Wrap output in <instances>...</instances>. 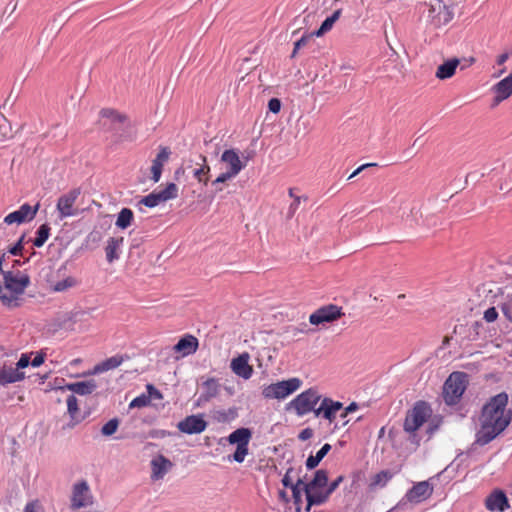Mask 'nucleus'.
Segmentation results:
<instances>
[{
  "instance_id": "nucleus-1",
  "label": "nucleus",
  "mask_w": 512,
  "mask_h": 512,
  "mask_svg": "<svg viewBox=\"0 0 512 512\" xmlns=\"http://www.w3.org/2000/svg\"><path fill=\"white\" fill-rule=\"evenodd\" d=\"M508 395L501 392L483 406L479 418L480 429L476 433V443L483 446L500 435L510 424L512 411L507 409Z\"/></svg>"
},
{
  "instance_id": "nucleus-2",
  "label": "nucleus",
  "mask_w": 512,
  "mask_h": 512,
  "mask_svg": "<svg viewBox=\"0 0 512 512\" xmlns=\"http://www.w3.org/2000/svg\"><path fill=\"white\" fill-rule=\"evenodd\" d=\"M431 415V407L425 401L416 402L413 408L407 411L403 430L407 434V440L410 442L412 450H416L419 447L421 438L418 436L417 431L427 422Z\"/></svg>"
},
{
  "instance_id": "nucleus-3",
  "label": "nucleus",
  "mask_w": 512,
  "mask_h": 512,
  "mask_svg": "<svg viewBox=\"0 0 512 512\" xmlns=\"http://www.w3.org/2000/svg\"><path fill=\"white\" fill-rule=\"evenodd\" d=\"M327 485L328 472L324 469L317 470L313 479L304 485L307 500L306 511H309L314 505H321L327 501Z\"/></svg>"
},
{
  "instance_id": "nucleus-4",
  "label": "nucleus",
  "mask_w": 512,
  "mask_h": 512,
  "mask_svg": "<svg viewBox=\"0 0 512 512\" xmlns=\"http://www.w3.org/2000/svg\"><path fill=\"white\" fill-rule=\"evenodd\" d=\"M224 171L212 182L213 185L223 184L235 178L245 167L246 161L242 160L234 149L225 150L220 158Z\"/></svg>"
},
{
  "instance_id": "nucleus-5",
  "label": "nucleus",
  "mask_w": 512,
  "mask_h": 512,
  "mask_svg": "<svg viewBox=\"0 0 512 512\" xmlns=\"http://www.w3.org/2000/svg\"><path fill=\"white\" fill-rule=\"evenodd\" d=\"M317 388H309L297 395L289 404L287 409H293L299 417L311 412L315 414L317 404L322 400Z\"/></svg>"
},
{
  "instance_id": "nucleus-6",
  "label": "nucleus",
  "mask_w": 512,
  "mask_h": 512,
  "mask_svg": "<svg viewBox=\"0 0 512 512\" xmlns=\"http://www.w3.org/2000/svg\"><path fill=\"white\" fill-rule=\"evenodd\" d=\"M467 376L463 372H453L443 386V398L446 404L455 405L466 390Z\"/></svg>"
},
{
  "instance_id": "nucleus-7",
  "label": "nucleus",
  "mask_w": 512,
  "mask_h": 512,
  "mask_svg": "<svg viewBox=\"0 0 512 512\" xmlns=\"http://www.w3.org/2000/svg\"><path fill=\"white\" fill-rule=\"evenodd\" d=\"M302 385L299 378L293 377L287 380L272 383L264 386L262 389V396L265 399H285L289 395L297 391Z\"/></svg>"
},
{
  "instance_id": "nucleus-8",
  "label": "nucleus",
  "mask_w": 512,
  "mask_h": 512,
  "mask_svg": "<svg viewBox=\"0 0 512 512\" xmlns=\"http://www.w3.org/2000/svg\"><path fill=\"white\" fill-rule=\"evenodd\" d=\"M252 433L248 428H238L228 436L230 444H236V451L232 455V459L238 463H242L249 453V442Z\"/></svg>"
},
{
  "instance_id": "nucleus-9",
  "label": "nucleus",
  "mask_w": 512,
  "mask_h": 512,
  "mask_svg": "<svg viewBox=\"0 0 512 512\" xmlns=\"http://www.w3.org/2000/svg\"><path fill=\"white\" fill-rule=\"evenodd\" d=\"M99 123L112 129L132 126L126 113L112 107H104L99 111Z\"/></svg>"
},
{
  "instance_id": "nucleus-10",
  "label": "nucleus",
  "mask_w": 512,
  "mask_h": 512,
  "mask_svg": "<svg viewBox=\"0 0 512 512\" xmlns=\"http://www.w3.org/2000/svg\"><path fill=\"white\" fill-rule=\"evenodd\" d=\"M344 315L342 307L334 304H328L315 310L309 316V322L312 325H320L338 320Z\"/></svg>"
},
{
  "instance_id": "nucleus-11",
  "label": "nucleus",
  "mask_w": 512,
  "mask_h": 512,
  "mask_svg": "<svg viewBox=\"0 0 512 512\" xmlns=\"http://www.w3.org/2000/svg\"><path fill=\"white\" fill-rule=\"evenodd\" d=\"M39 207V203H37L35 206H31L25 203L18 210L6 215L3 219V222L6 225H20L26 222H30L36 217Z\"/></svg>"
},
{
  "instance_id": "nucleus-12",
  "label": "nucleus",
  "mask_w": 512,
  "mask_h": 512,
  "mask_svg": "<svg viewBox=\"0 0 512 512\" xmlns=\"http://www.w3.org/2000/svg\"><path fill=\"white\" fill-rule=\"evenodd\" d=\"M80 189L75 188L59 197L56 209L61 219L72 217L77 214L75 202L80 195Z\"/></svg>"
},
{
  "instance_id": "nucleus-13",
  "label": "nucleus",
  "mask_w": 512,
  "mask_h": 512,
  "mask_svg": "<svg viewBox=\"0 0 512 512\" xmlns=\"http://www.w3.org/2000/svg\"><path fill=\"white\" fill-rule=\"evenodd\" d=\"M93 504V496L87 482L82 481L73 486L71 497V508L80 509L91 506Z\"/></svg>"
},
{
  "instance_id": "nucleus-14",
  "label": "nucleus",
  "mask_w": 512,
  "mask_h": 512,
  "mask_svg": "<svg viewBox=\"0 0 512 512\" xmlns=\"http://www.w3.org/2000/svg\"><path fill=\"white\" fill-rule=\"evenodd\" d=\"M343 409V404L339 401H334L331 398L325 397L321 400L320 406L315 410L316 417H323L329 423L334 422L336 415Z\"/></svg>"
},
{
  "instance_id": "nucleus-15",
  "label": "nucleus",
  "mask_w": 512,
  "mask_h": 512,
  "mask_svg": "<svg viewBox=\"0 0 512 512\" xmlns=\"http://www.w3.org/2000/svg\"><path fill=\"white\" fill-rule=\"evenodd\" d=\"M4 287L17 294H22L29 283V277L19 271H7L4 273Z\"/></svg>"
},
{
  "instance_id": "nucleus-16",
  "label": "nucleus",
  "mask_w": 512,
  "mask_h": 512,
  "mask_svg": "<svg viewBox=\"0 0 512 512\" xmlns=\"http://www.w3.org/2000/svg\"><path fill=\"white\" fill-rule=\"evenodd\" d=\"M207 427V422L201 415H190L177 424V428L182 433L199 434Z\"/></svg>"
},
{
  "instance_id": "nucleus-17",
  "label": "nucleus",
  "mask_w": 512,
  "mask_h": 512,
  "mask_svg": "<svg viewBox=\"0 0 512 512\" xmlns=\"http://www.w3.org/2000/svg\"><path fill=\"white\" fill-rule=\"evenodd\" d=\"M433 486L428 481H421L413 485L407 492V499L412 503H421L431 497Z\"/></svg>"
},
{
  "instance_id": "nucleus-18",
  "label": "nucleus",
  "mask_w": 512,
  "mask_h": 512,
  "mask_svg": "<svg viewBox=\"0 0 512 512\" xmlns=\"http://www.w3.org/2000/svg\"><path fill=\"white\" fill-rule=\"evenodd\" d=\"M62 276L63 279H58L54 274H46V281L50 290L54 292H63L78 284V281L68 273H63Z\"/></svg>"
},
{
  "instance_id": "nucleus-19",
  "label": "nucleus",
  "mask_w": 512,
  "mask_h": 512,
  "mask_svg": "<svg viewBox=\"0 0 512 512\" xmlns=\"http://www.w3.org/2000/svg\"><path fill=\"white\" fill-rule=\"evenodd\" d=\"M198 347V339L192 334H186L179 339L177 344L173 347V351L181 357H186L194 354Z\"/></svg>"
},
{
  "instance_id": "nucleus-20",
  "label": "nucleus",
  "mask_w": 512,
  "mask_h": 512,
  "mask_svg": "<svg viewBox=\"0 0 512 512\" xmlns=\"http://www.w3.org/2000/svg\"><path fill=\"white\" fill-rule=\"evenodd\" d=\"M485 507L489 511L504 512L509 508L508 499L505 493L500 489L494 490L485 499Z\"/></svg>"
},
{
  "instance_id": "nucleus-21",
  "label": "nucleus",
  "mask_w": 512,
  "mask_h": 512,
  "mask_svg": "<svg viewBox=\"0 0 512 512\" xmlns=\"http://www.w3.org/2000/svg\"><path fill=\"white\" fill-rule=\"evenodd\" d=\"M232 371L239 377L249 379L253 374V367L249 364V354L243 353L231 361Z\"/></svg>"
},
{
  "instance_id": "nucleus-22",
  "label": "nucleus",
  "mask_w": 512,
  "mask_h": 512,
  "mask_svg": "<svg viewBox=\"0 0 512 512\" xmlns=\"http://www.w3.org/2000/svg\"><path fill=\"white\" fill-rule=\"evenodd\" d=\"M437 1V6H431L429 17H431L435 26L440 27L447 24L452 19V14L447 7L441 3V0Z\"/></svg>"
},
{
  "instance_id": "nucleus-23",
  "label": "nucleus",
  "mask_w": 512,
  "mask_h": 512,
  "mask_svg": "<svg viewBox=\"0 0 512 512\" xmlns=\"http://www.w3.org/2000/svg\"><path fill=\"white\" fill-rule=\"evenodd\" d=\"M170 156V151L168 148H161L160 152L157 154L156 158L152 161V165L150 167V179L153 182H158L160 180L163 166L168 161Z\"/></svg>"
},
{
  "instance_id": "nucleus-24",
  "label": "nucleus",
  "mask_w": 512,
  "mask_h": 512,
  "mask_svg": "<svg viewBox=\"0 0 512 512\" xmlns=\"http://www.w3.org/2000/svg\"><path fill=\"white\" fill-rule=\"evenodd\" d=\"M173 466L172 462L163 455H159L151 461V479L160 480L162 479L168 470Z\"/></svg>"
},
{
  "instance_id": "nucleus-25",
  "label": "nucleus",
  "mask_w": 512,
  "mask_h": 512,
  "mask_svg": "<svg viewBox=\"0 0 512 512\" xmlns=\"http://www.w3.org/2000/svg\"><path fill=\"white\" fill-rule=\"evenodd\" d=\"M25 378V373L13 369V367L0 366V386L22 381Z\"/></svg>"
},
{
  "instance_id": "nucleus-26",
  "label": "nucleus",
  "mask_w": 512,
  "mask_h": 512,
  "mask_svg": "<svg viewBox=\"0 0 512 512\" xmlns=\"http://www.w3.org/2000/svg\"><path fill=\"white\" fill-rule=\"evenodd\" d=\"M493 90L495 92L494 101L496 104L507 99L512 95V78L507 76L506 78L502 79L493 87Z\"/></svg>"
},
{
  "instance_id": "nucleus-27",
  "label": "nucleus",
  "mask_w": 512,
  "mask_h": 512,
  "mask_svg": "<svg viewBox=\"0 0 512 512\" xmlns=\"http://www.w3.org/2000/svg\"><path fill=\"white\" fill-rule=\"evenodd\" d=\"M97 388L94 380L80 381L66 384L62 389H67L78 395H89Z\"/></svg>"
},
{
  "instance_id": "nucleus-28",
  "label": "nucleus",
  "mask_w": 512,
  "mask_h": 512,
  "mask_svg": "<svg viewBox=\"0 0 512 512\" xmlns=\"http://www.w3.org/2000/svg\"><path fill=\"white\" fill-rule=\"evenodd\" d=\"M460 61L458 58H452L438 66L435 76L439 80L449 79L454 76Z\"/></svg>"
},
{
  "instance_id": "nucleus-29",
  "label": "nucleus",
  "mask_w": 512,
  "mask_h": 512,
  "mask_svg": "<svg viewBox=\"0 0 512 512\" xmlns=\"http://www.w3.org/2000/svg\"><path fill=\"white\" fill-rule=\"evenodd\" d=\"M203 391L199 397V401L208 402L212 398H215L219 393V383L214 378L207 379L202 384Z\"/></svg>"
},
{
  "instance_id": "nucleus-30",
  "label": "nucleus",
  "mask_w": 512,
  "mask_h": 512,
  "mask_svg": "<svg viewBox=\"0 0 512 512\" xmlns=\"http://www.w3.org/2000/svg\"><path fill=\"white\" fill-rule=\"evenodd\" d=\"M67 403V412L71 418L70 426L73 427L76 424L80 423L84 418L80 415L78 400L74 394H71L66 399Z\"/></svg>"
},
{
  "instance_id": "nucleus-31",
  "label": "nucleus",
  "mask_w": 512,
  "mask_h": 512,
  "mask_svg": "<svg viewBox=\"0 0 512 512\" xmlns=\"http://www.w3.org/2000/svg\"><path fill=\"white\" fill-rule=\"evenodd\" d=\"M123 362L121 356H112L94 367V373H103L119 367Z\"/></svg>"
},
{
  "instance_id": "nucleus-32",
  "label": "nucleus",
  "mask_w": 512,
  "mask_h": 512,
  "mask_svg": "<svg viewBox=\"0 0 512 512\" xmlns=\"http://www.w3.org/2000/svg\"><path fill=\"white\" fill-rule=\"evenodd\" d=\"M18 296L19 294L16 292L0 285V301L3 305L7 307H17L19 305Z\"/></svg>"
},
{
  "instance_id": "nucleus-33",
  "label": "nucleus",
  "mask_w": 512,
  "mask_h": 512,
  "mask_svg": "<svg viewBox=\"0 0 512 512\" xmlns=\"http://www.w3.org/2000/svg\"><path fill=\"white\" fill-rule=\"evenodd\" d=\"M394 473L389 470H382L371 478L370 488H383L393 478Z\"/></svg>"
},
{
  "instance_id": "nucleus-34",
  "label": "nucleus",
  "mask_w": 512,
  "mask_h": 512,
  "mask_svg": "<svg viewBox=\"0 0 512 512\" xmlns=\"http://www.w3.org/2000/svg\"><path fill=\"white\" fill-rule=\"evenodd\" d=\"M341 15V9L336 10L330 17L326 18L321 24L320 28L313 32L311 36L321 37L328 31H330L334 23L339 19Z\"/></svg>"
},
{
  "instance_id": "nucleus-35",
  "label": "nucleus",
  "mask_w": 512,
  "mask_h": 512,
  "mask_svg": "<svg viewBox=\"0 0 512 512\" xmlns=\"http://www.w3.org/2000/svg\"><path fill=\"white\" fill-rule=\"evenodd\" d=\"M23 237L15 243H7L0 241V256H7L8 254L17 255L22 253Z\"/></svg>"
},
{
  "instance_id": "nucleus-36",
  "label": "nucleus",
  "mask_w": 512,
  "mask_h": 512,
  "mask_svg": "<svg viewBox=\"0 0 512 512\" xmlns=\"http://www.w3.org/2000/svg\"><path fill=\"white\" fill-rule=\"evenodd\" d=\"M331 450V445L326 443L322 446V448L316 453V455H310L306 460L307 469H314L320 461L327 455V453Z\"/></svg>"
},
{
  "instance_id": "nucleus-37",
  "label": "nucleus",
  "mask_w": 512,
  "mask_h": 512,
  "mask_svg": "<svg viewBox=\"0 0 512 512\" xmlns=\"http://www.w3.org/2000/svg\"><path fill=\"white\" fill-rule=\"evenodd\" d=\"M124 238H110L105 247L106 256H116L118 253H123Z\"/></svg>"
},
{
  "instance_id": "nucleus-38",
  "label": "nucleus",
  "mask_w": 512,
  "mask_h": 512,
  "mask_svg": "<svg viewBox=\"0 0 512 512\" xmlns=\"http://www.w3.org/2000/svg\"><path fill=\"white\" fill-rule=\"evenodd\" d=\"M305 483L302 479H298L297 482L291 487L293 502L295 504L296 512H301L302 505V494L301 490H304Z\"/></svg>"
},
{
  "instance_id": "nucleus-39",
  "label": "nucleus",
  "mask_w": 512,
  "mask_h": 512,
  "mask_svg": "<svg viewBox=\"0 0 512 512\" xmlns=\"http://www.w3.org/2000/svg\"><path fill=\"white\" fill-rule=\"evenodd\" d=\"M133 220V212L129 208H123L117 217L116 226L121 229H126L131 225Z\"/></svg>"
},
{
  "instance_id": "nucleus-40",
  "label": "nucleus",
  "mask_w": 512,
  "mask_h": 512,
  "mask_svg": "<svg viewBox=\"0 0 512 512\" xmlns=\"http://www.w3.org/2000/svg\"><path fill=\"white\" fill-rule=\"evenodd\" d=\"M162 202L175 199L178 196V187L175 183H169L165 189L157 192Z\"/></svg>"
},
{
  "instance_id": "nucleus-41",
  "label": "nucleus",
  "mask_w": 512,
  "mask_h": 512,
  "mask_svg": "<svg viewBox=\"0 0 512 512\" xmlns=\"http://www.w3.org/2000/svg\"><path fill=\"white\" fill-rule=\"evenodd\" d=\"M49 234L50 227L47 224H42L37 230V236L33 241V245L36 247H41L48 239Z\"/></svg>"
},
{
  "instance_id": "nucleus-42",
  "label": "nucleus",
  "mask_w": 512,
  "mask_h": 512,
  "mask_svg": "<svg viewBox=\"0 0 512 512\" xmlns=\"http://www.w3.org/2000/svg\"><path fill=\"white\" fill-rule=\"evenodd\" d=\"M160 203H162V201L160 200L159 195L157 194V192H153V193L143 197L138 202L137 205H138L139 209L141 210V205L153 208V207L157 206Z\"/></svg>"
},
{
  "instance_id": "nucleus-43",
  "label": "nucleus",
  "mask_w": 512,
  "mask_h": 512,
  "mask_svg": "<svg viewBox=\"0 0 512 512\" xmlns=\"http://www.w3.org/2000/svg\"><path fill=\"white\" fill-rule=\"evenodd\" d=\"M118 426H119L118 419H116V418L111 419L102 426L101 432L105 436H111L117 431Z\"/></svg>"
},
{
  "instance_id": "nucleus-44",
  "label": "nucleus",
  "mask_w": 512,
  "mask_h": 512,
  "mask_svg": "<svg viewBox=\"0 0 512 512\" xmlns=\"http://www.w3.org/2000/svg\"><path fill=\"white\" fill-rule=\"evenodd\" d=\"M150 404V396L147 394H141L134 398L130 404L129 408H143Z\"/></svg>"
},
{
  "instance_id": "nucleus-45",
  "label": "nucleus",
  "mask_w": 512,
  "mask_h": 512,
  "mask_svg": "<svg viewBox=\"0 0 512 512\" xmlns=\"http://www.w3.org/2000/svg\"><path fill=\"white\" fill-rule=\"evenodd\" d=\"M210 171V167L207 166V165H204L198 169H195L194 170V177L200 182V183H203V184H207L208 182V173Z\"/></svg>"
},
{
  "instance_id": "nucleus-46",
  "label": "nucleus",
  "mask_w": 512,
  "mask_h": 512,
  "mask_svg": "<svg viewBox=\"0 0 512 512\" xmlns=\"http://www.w3.org/2000/svg\"><path fill=\"white\" fill-rule=\"evenodd\" d=\"M23 512H45V511H44V507L38 500H33V501L28 502L25 505Z\"/></svg>"
},
{
  "instance_id": "nucleus-47",
  "label": "nucleus",
  "mask_w": 512,
  "mask_h": 512,
  "mask_svg": "<svg viewBox=\"0 0 512 512\" xmlns=\"http://www.w3.org/2000/svg\"><path fill=\"white\" fill-rule=\"evenodd\" d=\"M344 481V476L340 475L335 480H333L329 485H327L326 493H327V500L329 499L330 495L339 487V485Z\"/></svg>"
},
{
  "instance_id": "nucleus-48",
  "label": "nucleus",
  "mask_w": 512,
  "mask_h": 512,
  "mask_svg": "<svg viewBox=\"0 0 512 512\" xmlns=\"http://www.w3.org/2000/svg\"><path fill=\"white\" fill-rule=\"evenodd\" d=\"M498 317V312L495 307H490L484 312V320L488 323L494 322Z\"/></svg>"
},
{
  "instance_id": "nucleus-49",
  "label": "nucleus",
  "mask_w": 512,
  "mask_h": 512,
  "mask_svg": "<svg viewBox=\"0 0 512 512\" xmlns=\"http://www.w3.org/2000/svg\"><path fill=\"white\" fill-rule=\"evenodd\" d=\"M67 264L68 262L59 266L58 268L53 267L47 274H54L55 276H57L58 279H63V273H67Z\"/></svg>"
},
{
  "instance_id": "nucleus-50",
  "label": "nucleus",
  "mask_w": 512,
  "mask_h": 512,
  "mask_svg": "<svg viewBox=\"0 0 512 512\" xmlns=\"http://www.w3.org/2000/svg\"><path fill=\"white\" fill-rule=\"evenodd\" d=\"M29 364H31L30 357L27 354H22L14 369L20 371V369L26 368Z\"/></svg>"
},
{
  "instance_id": "nucleus-51",
  "label": "nucleus",
  "mask_w": 512,
  "mask_h": 512,
  "mask_svg": "<svg viewBox=\"0 0 512 512\" xmlns=\"http://www.w3.org/2000/svg\"><path fill=\"white\" fill-rule=\"evenodd\" d=\"M268 108L273 113H278L281 109V101L277 98H272L268 102Z\"/></svg>"
},
{
  "instance_id": "nucleus-52",
  "label": "nucleus",
  "mask_w": 512,
  "mask_h": 512,
  "mask_svg": "<svg viewBox=\"0 0 512 512\" xmlns=\"http://www.w3.org/2000/svg\"><path fill=\"white\" fill-rule=\"evenodd\" d=\"M146 388H147V392H148L147 395L150 396V399L152 397L155 399H162L161 392L158 389H156L152 384H148Z\"/></svg>"
},
{
  "instance_id": "nucleus-53",
  "label": "nucleus",
  "mask_w": 512,
  "mask_h": 512,
  "mask_svg": "<svg viewBox=\"0 0 512 512\" xmlns=\"http://www.w3.org/2000/svg\"><path fill=\"white\" fill-rule=\"evenodd\" d=\"M292 472H293V468H292V467H290V468L286 471V473H285L284 477L282 478V484H283V486H284V487H286V488H287V487L291 488V487L294 485V484H292V479H291V473H292Z\"/></svg>"
},
{
  "instance_id": "nucleus-54",
  "label": "nucleus",
  "mask_w": 512,
  "mask_h": 512,
  "mask_svg": "<svg viewBox=\"0 0 512 512\" xmlns=\"http://www.w3.org/2000/svg\"><path fill=\"white\" fill-rule=\"evenodd\" d=\"M312 436H313V430L311 428H305L299 433L298 438L301 441H306V440L310 439Z\"/></svg>"
},
{
  "instance_id": "nucleus-55",
  "label": "nucleus",
  "mask_w": 512,
  "mask_h": 512,
  "mask_svg": "<svg viewBox=\"0 0 512 512\" xmlns=\"http://www.w3.org/2000/svg\"><path fill=\"white\" fill-rule=\"evenodd\" d=\"M44 360H45V356L43 353H38L34 359L31 361V365L33 367H39L40 365H42L44 363Z\"/></svg>"
},
{
  "instance_id": "nucleus-56",
  "label": "nucleus",
  "mask_w": 512,
  "mask_h": 512,
  "mask_svg": "<svg viewBox=\"0 0 512 512\" xmlns=\"http://www.w3.org/2000/svg\"><path fill=\"white\" fill-rule=\"evenodd\" d=\"M501 310L504 314V316L510 321L512 322V309H511V306L509 304H503L501 306Z\"/></svg>"
},
{
  "instance_id": "nucleus-57",
  "label": "nucleus",
  "mask_w": 512,
  "mask_h": 512,
  "mask_svg": "<svg viewBox=\"0 0 512 512\" xmlns=\"http://www.w3.org/2000/svg\"><path fill=\"white\" fill-rule=\"evenodd\" d=\"M511 51H505L497 56L496 62L498 65H503L510 57Z\"/></svg>"
},
{
  "instance_id": "nucleus-58",
  "label": "nucleus",
  "mask_w": 512,
  "mask_h": 512,
  "mask_svg": "<svg viewBox=\"0 0 512 512\" xmlns=\"http://www.w3.org/2000/svg\"><path fill=\"white\" fill-rule=\"evenodd\" d=\"M307 42H308V37H302L301 39H299L295 43L293 56L296 54L297 50L300 49L301 47H304L307 44Z\"/></svg>"
},
{
  "instance_id": "nucleus-59",
  "label": "nucleus",
  "mask_w": 512,
  "mask_h": 512,
  "mask_svg": "<svg viewBox=\"0 0 512 512\" xmlns=\"http://www.w3.org/2000/svg\"><path fill=\"white\" fill-rule=\"evenodd\" d=\"M375 164H364L362 166H360L359 168H357L350 176H349V179H352L353 177H355L357 174H359L362 170H364L365 168L369 167V166H374Z\"/></svg>"
},
{
  "instance_id": "nucleus-60",
  "label": "nucleus",
  "mask_w": 512,
  "mask_h": 512,
  "mask_svg": "<svg viewBox=\"0 0 512 512\" xmlns=\"http://www.w3.org/2000/svg\"><path fill=\"white\" fill-rule=\"evenodd\" d=\"M345 409V414H349L351 412H354L358 409V405L355 402L350 403Z\"/></svg>"
},
{
  "instance_id": "nucleus-61",
  "label": "nucleus",
  "mask_w": 512,
  "mask_h": 512,
  "mask_svg": "<svg viewBox=\"0 0 512 512\" xmlns=\"http://www.w3.org/2000/svg\"><path fill=\"white\" fill-rule=\"evenodd\" d=\"M278 495H279V499L282 502H284L285 504L289 503L290 500H289V497H288V495H287L285 490H280Z\"/></svg>"
},
{
  "instance_id": "nucleus-62",
  "label": "nucleus",
  "mask_w": 512,
  "mask_h": 512,
  "mask_svg": "<svg viewBox=\"0 0 512 512\" xmlns=\"http://www.w3.org/2000/svg\"><path fill=\"white\" fill-rule=\"evenodd\" d=\"M300 203H301V197L300 196H295L294 197V201H293V203L290 206V209L292 211H295L298 208V206L300 205Z\"/></svg>"
},
{
  "instance_id": "nucleus-63",
  "label": "nucleus",
  "mask_w": 512,
  "mask_h": 512,
  "mask_svg": "<svg viewBox=\"0 0 512 512\" xmlns=\"http://www.w3.org/2000/svg\"><path fill=\"white\" fill-rule=\"evenodd\" d=\"M510 189H511V188H510V186H509L508 184H506V183H505V184H501V185H500V190H501V191L509 192V191H510Z\"/></svg>"
},
{
  "instance_id": "nucleus-64",
  "label": "nucleus",
  "mask_w": 512,
  "mask_h": 512,
  "mask_svg": "<svg viewBox=\"0 0 512 512\" xmlns=\"http://www.w3.org/2000/svg\"><path fill=\"white\" fill-rule=\"evenodd\" d=\"M449 342H450V337H449V336H446V337L444 338V340H443V345H447V344H449Z\"/></svg>"
}]
</instances>
